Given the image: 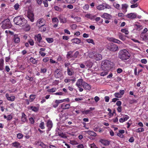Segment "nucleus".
<instances>
[{"label": "nucleus", "instance_id": "obj_16", "mask_svg": "<svg viewBox=\"0 0 148 148\" xmlns=\"http://www.w3.org/2000/svg\"><path fill=\"white\" fill-rule=\"evenodd\" d=\"M84 132L88 134L90 136H96L97 135V134L94 132L91 131H84Z\"/></svg>", "mask_w": 148, "mask_h": 148}, {"label": "nucleus", "instance_id": "obj_32", "mask_svg": "<svg viewBox=\"0 0 148 148\" xmlns=\"http://www.w3.org/2000/svg\"><path fill=\"white\" fill-rule=\"evenodd\" d=\"M21 121L25 122L26 120V116L25 114L24 113H22V117L21 118Z\"/></svg>", "mask_w": 148, "mask_h": 148}, {"label": "nucleus", "instance_id": "obj_22", "mask_svg": "<svg viewBox=\"0 0 148 148\" xmlns=\"http://www.w3.org/2000/svg\"><path fill=\"white\" fill-rule=\"evenodd\" d=\"M119 38L121 40L124 41L126 39V37L127 36L123 35L121 33L119 32L118 34Z\"/></svg>", "mask_w": 148, "mask_h": 148}, {"label": "nucleus", "instance_id": "obj_33", "mask_svg": "<svg viewBox=\"0 0 148 148\" xmlns=\"http://www.w3.org/2000/svg\"><path fill=\"white\" fill-rule=\"evenodd\" d=\"M29 60L33 64H36L38 63V60H36L35 59H34L32 57H31L29 59Z\"/></svg>", "mask_w": 148, "mask_h": 148}, {"label": "nucleus", "instance_id": "obj_54", "mask_svg": "<svg viewBox=\"0 0 148 148\" xmlns=\"http://www.w3.org/2000/svg\"><path fill=\"white\" fill-rule=\"evenodd\" d=\"M114 95L117 98H121L122 97L121 95L119 92L115 93Z\"/></svg>", "mask_w": 148, "mask_h": 148}, {"label": "nucleus", "instance_id": "obj_18", "mask_svg": "<svg viewBox=\"0 0 148 148\" xmlns=\"http://www.w3.org/2000/svg\"><path fill=\"white\" fill-rule=\"evenodd\" d=\"M35 38L36 40L38 43H40L41 40H42V38L41 37V35L40 34H38L37 35L35 36Z\"/></svg>", "mask_w": 148, "mask_h": 148}, {"label": "nucleus", "instance_id": "obj_28", "mask_svg": "<svg viewBox=\"0 0 148 148\" xmlns=\"http://www.w3.org/2000/svg\"><path fill=\"white\" fill-rule=\"evenodd\" d=\"M110 41L115 43H117L119 44H121L122 43V42L119 40L118 39H115L112 38H110Z\"/></svg>", "mask_w": 148, "mask_h": 148}, {"label": "nucleus", "instance_id": "obj_31", "mask_svg": "<svg viewBox=\"0 0 148 148\" xmlns=\"http://www.w3.org/2000/svg\"><path fill=\"white\" fill-rule=\"evenodd\" d=\"M4 60L3 59H0V71L3 69Z\"/></svg>", "mask_w": 148, "mask_h": 148}, {"label": "nucleus", "instance_id": "obj_10", "mask_svg": "<svg viewBox=\"0 0 148 148\" xmlns=\"http://www.w3.org/2000/svg\"><path fill=\"white\" fill-rule=\"evenodd\" d=\"M44 20L42 18H40L37 21V25L39 27L41 25H45Z\"/></svg>", "mask_w": 148, "mask_h": 148}, {"label": "nucleus", "instance_id": "obj_44", "mask_svg": "<svg viewBox=\"0 0 148 148\" xmlns=\"http://www.w3.org/2000/svg\"><path fill=\"white\" fill-rule=\"evenodd\" d=\"M35 98V95H31L30 96V102L32 101Z\"/></svg>", "mask_w": 148, "mask_h": 148}, {"label": "nucleus", "instance_id": "obj_4", "mask_svg": "<svg viewBox=\"0 0 148 148\" xmlns=\"http://www.w3.org/2000/svg\"><path fill=\"white\" fill-rule=\"evenodd\" d=\"M2 23V25L1 27L3 29H9L12 27V24L9 19L4 20Z\"/></svg>", "mask_w": 148, "mask_h": 148}, {"label": "nucleus", "instance_id": "obj_13", "mask_svg": "<svg viewBox=\"0 0 148 148\" xmlns=\"http://www.w3.org/2000/svg\"><path fill=\"white\" fill-rule=\"evenodd\" d=\"M59 19L60 22L62 23H65L67 22L66 18L62 16H60Z\"/></svg>", "mask_w": 148, "mask_h": 148}, {"label": "nucleus", "instance_id": "obj_52", "mask_svg": "<svg viewBox=\"0 0 148 148\" xmlns=\"http://www.w3.org/2000/svg\"><path fill=\"white\" fill-rule=\"evenodd\" d=\"M90 110H86L82 111V112L83 114H88L90 112Z\"/></svg>", "mask_w": 148, "mask_h": 148}, {"label": "nucleus", "instance_id": "obj_55", "mask_svg": "<svg viewBox=\"0 0 148 148\" xmlns=\"http://www.w3.org/2000/svg\"><path fill=\"white\" fill-rule=\"evenodd\" d=\"M54 9L55 10L58 11H62V9L61 8H59L58 6H55L54 7Z\"/></svg>", "mask_w": 148, "mask_h": 148}, {"label": "nucleus", "instance_id": "obj_62", "mask_svg": "<svg viewBox=\"0 0 148 148\" xmlns=\"http://www.w3.org/2000/svg\"><path fill=\"white\" fill-rule=\"evenodd\" d=\"M28 42L31 46H33L34 45V41L32 39H30L28 40Z\"/></svg>", "mask_w": 148, "mask_h": 148}, {"label": "nucleus", "instance_id": "obj_14", "mask_svg": "<svg viewBox=\"0 0 148 148\" xmlns=\"http://www.w3.org/2000/svg\"><path fill=\"white\" fill-rule=\"evenodd\" d=\"M82 86L86 90H90L91 88V86L89 84L84 82H83Z\"/></svg>", "mask_w": 148, "mask_h": 148}, {"label": "nucleus", "instance_id": "obj_36", "mask_svg": "<svg viewBox=\"0 0 148 148\" xmlns=\"http://www.w3.org/2000/svg\"><path fill=\"white\" fill-rule=\"evenodd\" d=\"M47 69L45 67H42L40 68V72L41 73H45L47 72Z\"/></svg>", "mask_w": 148, "mask_h": 148}, {"label": "nucleus", "instance_id": "obj_56", "mask_svg": "<svg viewBox=\"0 0 148 148\" xmlns=\"http://www.w3.org/2000/svg\"><path fill=\"white\" fill-rule=\"evenodd\" d=\"M56 88H52L51 89H49L47 90V91L49 92H55L56 90Z\"/></svg>", "mask_w": 148, "mask_h": 148}, {"label": "nucleus", "instance_id": "obj_21", "mask_svg": "<svg viewBox=\"0 0 148 148\" xmlns=\"http://www.w3.org/2000/svg\"><path fill=\"white\" fill-rule=\"evenodd\" d=\"M69 98L64 99L62 100H56L55 101L56 103L58 104V105L59 103H62L64 101H69Z\"/></svg>", "mask_w": 148, "mask_h": 148}, {"label": "nucleus", "instance_id": "obj_12", "mask_svg": "<svg viewBox=\"0 0 148 148\" xmlns=\"http://www.w3.org/2000/svg\"><path fill=\"white\" fill-rule=\"evenodd\" d=\"M83 79H79L77 82L76 85L79 88H81L83 86Z\"/></svg>", "mask_w": 148, "mask_h": 148}, {"label": "nucleus", "instance_id": "obj_42", "mask_svg": "<svg viewBox=\"0 0 148 148\" xmlns=\"http://www.w3.org/2000/svg\"><path fill=\"white\" fill-rule=\"evenodd\" d=\"M40 146H41L42 148H48V146L44 144L43 142L40 143Z\"/></svg>", "mask_w": 148, "mask_h": 148}, {"label": "nucleus", "instance_id": "obj_57", "mask_svg": "<svg viewBox=\"0 0 148 148\" xmlns=\"http://www.w3.org/2000/svg\"><path fill=\"white\" fill-rule=\"evenodd\" d=\"M86 41L88 43H91L93 44H95L93 40L92 39H87L86 40Z\"/></svg>", "mask_w": 148, "mask_h": 148}, {"label": "nucleus", "instance_id": "obj_59", "mask_svg": "<svg viewBox=\"0 0 148 148\" xmlns=\"http://www.w3.org/2000/svg\"><path fill=\"white\" fill-rule=\"evenodd\" d=\"M25 79L29 80L30 81H32L33 80V78L32 77H29L28 76H26Z\"/></svg>", "mask_w": 148, "mask_h": 148}, {"label": "nucleus", "instance_id": "obj_8", "mask_svg": "<svg viewBox=\"0 0 148 148\" xmlns=\"http://www.w3.org/2000/svg\"><path fill=\"white\" fill-rule=\"evenodd\" d=\"M55 76L56 78H59L62 77V74L60 70L57 69L55 71Z\"/></svg>", "mask_w": 148, "mask_h": 148}, {"label": "nucleus", "instance_id": "obj_39", "mask_svg": "<svg viewBox=\"0 0 148 148\" xmlns=\"http://www.w3.org/2000/svg\"><path fill=\"white\" fill-rule=\"evenodd\" d=\"M86 65L89 68H91L92 66L93 63L90 61H88L86 63Z\"/></svg>", "mask_w": 148, "mask_h": 148}, {"label": "nucleus", "instance_id": "obj_61", "mask_svg": "<svg viewBox=\"0 0 148 148\" xmlns=\"http://www.w3.org/2000/svg\"><path fill=\"white\" fill-rule=\"evenodd\" d=\"M23 137V135L21 133H18L17 134V137L19 139H21Z\"/></svg>", "mask_w": 148, "mask_h": 148}, {"label": "nucleus", "instance_id": "obj_46", "mask_svg": "<svg viewBox=\"0 0 148 148\" xmlns=\"http://www.w3.org/2000/svg\"><path fill=\"white\" fill-rule=\"evenodd\" d=\"M46 40L49 43H51L53 41V38H47L46 39Z\"/></svg>", "mask_w": 148, "mask_h": 148}, {"label": "nucleus", "instance_id": "obj_41", "mask_svg": "<svg viewBox=\"0 0 148 148\" xmlns=\"http://www.w3.org/2000/svg\"><path fill=\"white\" fill-rule=\"evenodd\" d=\"M58 135L62 138H67V136L65 134L63 133H58Z\"/></svg>", "mask_w": 148, "mask_h": 148}, {"label": "nucleus", "instance_id": "obj_51", "mask_svg": "<svg viewBox=\"0 0 148 148\" xmlns=\"http://www.w3.org/2000/svg\"><path fill=\"white\" fill-rule=\"evenodd\" d=\"M67 73L69 75H73V73L71 71V69H69L68 67L67 68Z\"/></svg>", "mask_w": 148, "mask_h": 148}, {"label": "nucleus", "instance_id": "obj_11", "mask_svg": "<svg viewBox=\"0 0 148 148\" xmlns=\"http://www.w3.org/2000/svg\"><path fill=\"white\" fill-rule=\"evenodd\" d=\"M101 17L102 18L107 19L108 20H110L111 19L112 16L110 14H109L107 13H104L103 15H101Z\"/></svg>", "mask_w": 148, "mask_h": 148}, {"label": "nucleus", "instance_id": "obj_6", "mask_svg": "<svg viewBox=\"0 0 148 148\" xmlns=\"http://www.w3.org/2000/svg\"><path fill=\"white\" fill-rule=\"evenodd\" d=\"M107 48L110 51H115L117 50L118 47L116 45L112 43L108 46Z\"/></svg>", "mask_w": 148, "mask_h": 148}, {"label": "nucleus", "instance_id": "obj_27", "mask_svg": "<svg viewBox=\"0 0 148 148\" xmlns=\"http://www.w3.org/2000/svg\"><path fill=\"white\" fill-rule=\"evenodd\" d=\"M124 118H121L119 119V121L121 123H123L124 122L127 121L129 118V117L127 115H125Z\"/></svg>", "mask_w": 148, "mask_h": 148}, {"label": "nucleus", "instance_id": "obj_7", "mask_svg": "<svg viewBox=\"0 0 148 148\" xmlns=\"http://www.w3.org/2000/svg\"><path fill=\"white\" fill-rule=\"evenodd\" d=\"M27 17L31 22L34 21V15L33 13L30 11H28L27 12Z\"/></svg>", "mask_w": 148, "mask_h": 148}, {"label": "nucleus", "instance_id": "obj_29", "mask_svg": "<svg viewBox=\"0 0 148 148\" xmlns=\"http://www.w3.org/2000/svg\"><path fill=\"white\" fill-rule=\"evenodd\" d=\"M73 52L72 51H69L67 52V54L66 55V57L67 58L69 59L72 58H73Z\"/></svg>", "mask_w": 148, "mask_h": 148}, {"label": "nucleus", "instance_id": "obj_43", "mask_svg": "<svg viewBox=\"0 0 148 148\" xmlns=\"http://www.w3.org/2000/svg\"><path fill=\"white\" fill-rule=\"evenodd\" d=\"M144 129L142 127H140L136 130V132H140L144 131Z\"/></svg>", "mask_w": 148, "mask_h": 148}, {"label": "nucleus", "instance_id": "obj_53", "mask_svg": "<svg viewBox=\"0 0 148 148\" xmlns=\"http://www.w3.org/2000/svg\"><path fill=\"white\" fill-rule=\"evenodd\" d=\"M79 53V51H77L73 55V58H76Z\"/></svg>", "mask_w": 148, "mask_h": 148}, {"label": "nucleus", "instance_id": "obj_63", "mask_svg": "<svg viewBox=\"0 0 148 148\" xmlns=\"http://www.w3.org/2000/svg\"><path fill=\"white\" fill-rule=\"evenodd\" d=\"M138 6V4L137 3H136L135 4L131 5L130 6V7L131 8H134L137 7Z\"/></svg>", "mask_w": 148, "mask_h": 148}, {"label": "nucleus", "instance_id": "obj_58", "mask_svg": "<svg viewBox=\"0 0 148 148\" xmlns=\"http://www.w3.org/2000/svg\"><path fill=\"white\" fill-rule=\"evenodd\" d=\"M52 20L53 23H58L59 22V21L57 18H52Z\"/></svg>", "mask_w": 148, "mask_h": 148}, {"label": "nucleus", "instance_id": "obj_48", "mask_svg": "<svg viewBox=\"0 0 148 148\" xmlns=\"http://www.w3.org/2000/svg\"><path fill=\"white\" fill-rule=\"evenodd\" d=\"M15 97L14 96H11L9 97V98L8 99V100L10 101H13L15 99Z\"/></svg>", "mask_w": 148, "mask_h": 148}, {"label": "nucleus", "instance_id": "obj_3", "mask_svg": "<svg viewBox=\"0 0 148 148\" xmlns=\"http://www.w3.org/2000/svg\"><path fill=\"white\" fill-rule=\"evenodd\" d=\"M113 66V63L108 60L102 61L101 64V68L103 70H109Z\"/></svg>", "mask_w": 148, "mask_h": 148}, {"label": "nucleus", "instance_id": "obj_26", "mask_svg": "<svg viewBox=\"0 0 148 148\" xmlns=\"http://www.w3.org/2000/svg\"><path fill=\"white\" fill-rule=\"evenodd\" d=\"M14 42L16 43H18L20 42V38L17 34L14 35Z\"/></svg>", "mask_w": 148, "mask_h": 148}, {"label": "nucleus", "instance_id": "obj_1", "mask_svg": "<svg viewBox=\"0 0 148 148\" xmlns=\"http://www.w3.org/2000/svg\"><path fill=\"white\" fill-rule=\"evenodd\" d=\"M14 24L20 27H24L27 23V20L21 16L15 17L13 19Z\"/></svg>", "mask_w": 148, "mask_h": 148}, {"label": "nucleus", "instance_id": "obj_5", "mask_svg": "<svg viewBox=\"0 0 148 148\" xmlns=\"http://www.w3.org/2000/svg\"><path fill=\"white\" fill-rule=\"evenodd\" d=\"M97 8L99 10H103L105 9H111V7L106 3H103L102 4H100L97 6Z\"/></svg>", "mask_w": 148, "mask_h": 148}, {"label": "nucleus", "instance_id": "obj_40", "mask_svg": "<svg viewBox=\"0 0 148 148\" xmlns=\"http://www.w3.org/2000/svg\"><path fill=\"white\" fill-rule=\"evenodd\" d=\"M121 32L124 33L126 35L128 34L129 33L128 31L126 28L122 29L121 30Z\"/></svg>", "mask_w": 148, "mask_h": 148}, {"label": "nucleus", "instance_id": "obj_64", "mask_svg": "<svg viewBox=\"0 0 148 148\" xmlns=\"http://www.w3.org/2000/svg\"><path fill=\"white\" fill-rule=\"evenodd\" d=\"M19 5L18 3L15 4L14 6V9L16 10H18L19 8Z\"/></svg>", "mask_w": 148, "mask_h": 148}, {"label": "nucleus", "instance_id": "obj_15", "mask_svg": "<svg viewBox=\"0 0 148 148\" xmlns=\"http://www.w3.org/2000/svg\"><path fill=\"white\" fill-rule=\"evenodd\" d=\"M47 127H48V131H49L53 126V123L50 120H48L47 123Z\"/></svg>", "mask_w": 148, "mask_h": 148}, {"label": "nucleus", "instance_id": "obj_30", "mask_svg": "<svg viewBox=\"0 0 148 148\" xmlns=\"http://www.w3.org/2000/svg\"><path fill=\"white\" fill-rule=\"evenodd\" d=\"M28 108L29 109L32 110L35 112H37L38 110V108L36 107L29 106L28 107Z\"/></svg>", "mask_w": 148, "mask_h": 148}, {"label": "nucleus", "instance_id": "obj_37", "mask_svg": "<svg viewBox=\"0 0 148 148\" xmlns=\"http://www.w3.org/2000/svg\"><path fill=\"white\" fill-rule=\"evenodd\" d=\"M135 25L136 27L137 30L140 31L143 29V27L142 25H140L138 24H136Z\"/></svg>", "mask_w": 148, "mask_h": 148}, {"label": "nucleus", "instance_id": "obj_49", "mask_svg": "<svg viewBox=\"0 0 148 148\" xmlns=\"http://www.w3.org/2000/svg\"><path fill=\"white\" fill-rule=\"evenodd\" d=\"M43 3L44 5V6L45 7H47L48 6V4L47 0H43Z\"/></svg>", "mask_w": 148, "mask_h": 148}, {"label": "nucleus", "instance_id": "obj_25", "mask_svg": "<svg viewBox=\"0 0 148 148\" xmlns=\"http://www.w3.org/2000/svg\"><path fill=\"white\" fill-rule=\"evenodd\" d=\"M70 106V104H67L64 105V104H63L61 105L60 108L63 110L67 109L69 108Z\"/></svg>", "mask_w": 148, "mask_h": 148}, {"label": "nucleus", "instance_id": "obj_38", "mask_svg": "<svg viewBox=\"0 0 148 148\" xmlns=\"http://www.w3.org/2000/svg\"><path fill=\"white\" fill-rule=\"evenodd\" d=\"M105 71L102 72L100 74V75L101 76H104L106 75H107L108 72V70H104Z\"/></svg>", "mask_w": 148, "mask_h": 148}, {"label": "nucleus", "instance_id": "obj_2", "mask_svg": "<svg viewBox=\"0 0 148 148\" xmlns=\"http://www.w3.org/2000/svg\"><path fill=\"white\" fill-rule=\"evenodd\" d=\"M130 55L126 50L123 49L121 50L119 52V58L122 60H126L129 59Z\"/></svg>", "mask_w": 148, "mask_h": 148}, {"label": "nucleus", "instance_id": "obj_17", "mask_svg": "<svg viewBox=\"0 0 148 148\" xmlns=\"http://www.w3.org/2000/svg\"><path fill=\"white\" fill-rule=\"evenodd\" d=\"M71 41L73 43L79 44L81 43V40L80 39L77 38H75L71 39Z\"/></svg>", "mask_w": 148, "mask_h": 148}, {"label": "nucleus", "instance_id": "obj_47", "mask_svg": "<svg viewBox=\"0 0 148 148\" xmlns=\"http://www.w3.org/2000/svg\"><path fill=\"white\" fill-rule=\"evenodd\" d=\"M89 146L90 148H98L94 143L90 144L89 145Z\"/></svg>", "mask_w": 148, "mask_h": 148}, {"label": "nucleus", "instance_id": "obj_50", "mask_svg": "<svg viewBox=\"0 0 148 148\" xmlns=\"http://www.w3.org/2000/svg\"><path fill=\"white\" fill-rule=\"evenodd\" d=\"M108 111L109 112L108 113V115L110 117L113 116L114 114L112 113V110L110 108H108Z\"/></svg>", "mask_w": 148, "mask_h": 148}, {"label": "nucleus", "instance_id": "obj_9", "mask_svg": "<svg viewBox=\"0 0 148 148\" xmlns=\"http://www.w3.org/2000/svg\"><path fill=\"white\" fill-rule=\"evenodd\" d=\"M140 37L143 40L146 41L148 40V33L146 34H141Z\"/></svg>", "mask_w": 148, "mask_h": 148}, {"label": "nucleus", "instance_id": "obj_45", "mask_svg": "<svg viewBox=\"0 0 148 148\" xmlns=\"http://www.w3.org/2000/svg\"><path fill=\"white\" fill-rule=\"evenodd\" d=\"M39 127L41 129H43L45 128L44 123L43 122H41L40 123Z\"/></svg>", "mask_w": 148, "mask_h": 148}, {"label": "nucleus", "instance_id": "obj_23", "mask_svg": "<svg viewBox=\"0 0 148 148\" xmlns=\"http://www.w3.org/2000/svg\"><path fill=\"white\" fill-rule=\"evenodd\" d=\"M39 27V30L41 32H45L46 30V26L45 25H41L38 27Z\"/></svg>", "mask_w": 148, "mask_h": 148}, {"label": "nucleus", "instance_id": "obj_20", "mask_svg": "<svg viewBox=\"0 0 148 148\" xmlns=\"http://www.w3.org/2000/svg\"><path fill=\"white\" fill-rule=\"evenodd\" d=\"M100 142L102 144L105 146H108L110 144L109 141L106 140L101 139L100 140Z\"/></svg>", "mask_w": 148, "mask_h": 148}, {"label": "nucleus", "instance_id": "obj_34", "mask_svg": "<svg viewBox=\"0 0 148 148\" xmlns=\"http://www.w3.org/2000/svg\"><path fill=\"white\" fill-rule=\"evenodd\" d=\"M128 7V5L126 4H122V9L123 10V12H127V9Z\"/></svg>", "mask_w": 148, "mask_h": 148}, {"label": "nucleus", "instance_id": "obj_60", "mask_svg": "<svg viewBox=\"0 0 148 148\" xmlns=\"http://www.w3.org/2000/svg\"><path fill=\"white\" fill-rule=\"evenodd\" d=\"M84 10H87L89 8V5L88 4H86L83 7Z\"/></svg>", "mask_w": 148, "mask_h": 148}, {"label": "nucleus", "instance_id": "obj_35", "mask_svg": "<svg viewBox=\"0 0 148 148\" xmlns=\"http://www.w3.org/2000/svg\"><path fill=\"white\" fill-rule=\"evenodd\" d=\"M12 146L16 148H18L20 145V144L18 142H15L12 144Z\"/></svg>", "mask_w": 148, "mask_h": 148}, {"label": "nucleus", "instance_id": "obj_24", "mask_svg": "<svg viewBox=\"0 0 148 148\" xmlns=\"http://www.w3.org/2000/svg\"><path fill=\"white\" fill-rule=\"evenodd\" d=\"M94 58L96 60H99L102 59V56L99 54H97L94 55Z\"/></svg>", "mask_w": 148, "mask_h": 148}, {"label": "nucleus", "instance_id": "obj_19", "mask_svg": "<svg viewBox=\"0 0 148 148\" xmlns=\"http://www.w3.org/2000/svg\"><path fill=\"white\" fill-rule=\"evenodd\" d=\"M126 17L130 18H134L136 17V14L134 13H130L127 14Z\"/></svg>", "mask_w": 148, "mask_h": 148}]
</instances>
